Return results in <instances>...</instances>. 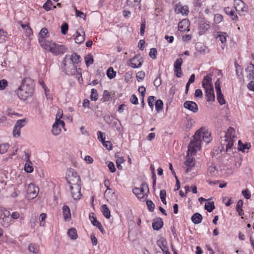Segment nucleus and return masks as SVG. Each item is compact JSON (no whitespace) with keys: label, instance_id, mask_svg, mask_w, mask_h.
Listing matches in <instances>:
<instances>
[{"label":"nucleus","instance_id":"1a4fd4ad","mask_svg":"<svg viewBox=\"0 0 254 254\" xmlns=\"http://www.w3.org/2000/svg\"><path fill=\"white\" fill-rule=\"evenodd\" d=\"M143 63L142 58L140 55H137L129 60V65L134 68L139 67Z\"/></svg>","mask_w":254,"mask_h":254},{"label":"nucleus","instance_id":"ddd939ff","mask_svg":"<svg viewBox=\"0 0 254 254\" xmlns=\"http://www.w3.org/2000/svg\"><path fill=\"white\" fill-rule=\"evenodd\" d=\"M175 11L177 14H182L183 15H187L189 14V10L187 5H182L180 3L176 5Z\"/></svg>","mask_w":254,"mask_h":254},{"label":"nucleus","instance_id":"3c124183","mask_svg":"<svg viewBox=\"0 0 254 254\" xmlns=\"http://www.w3.org/2000/svg\"><path fill=\"white\" fill-rule=\"evenodd\" d=\"M9 148V145L7 143L1 144L0 145V153L4 154L6 152Z\"/></svg>","mask_w":254,"mask_h":254},{"label":"nucleus","instance_id":"f704fd0d","mask_svg":"<svg viewBox=\"0 0 254 254\" xmlns=\"http://www.w3.org/2000/svg\"><path fill=\"white\" fill-rule=\"evenodd\" d=\"M204 208L208 212H211L215 209V205L213 201H209L205 203Z\"/></svg>","mask_w":254,"mask_h":254},{"label":"nucleus","instance_id":"72a5a7b5","mask_svg":"<svg viewBox=\"0 0 254 254\" xmlns=\"http://www.w3.org/2000/svg\"><path fill=\"white\" fill-rule=\"evenodd\" d=\"M68 236L72 240H75L77 237V231L75 228H71L67 232Z\"/></svg>","mask_w":254,"mask_h":254},{"label":"nucleus","instance_id":"5fc2aeb1","mask_svg":"<svg viewBox=\"0 0 254 254\" xmlns=\"http://www.w3.org/2000/svg\"><path fill=\"white\" fill-rule=\"evenodd\" d=\"M157 54V50L155 48H151L150 49L149 55L150 57L153 59H156V55Z\"/></svg>","mask_w":254,"mask_h":254},{"label":"nucleus","instance_id":"a18cd8bd","mask_svg":"<svg viewBox=\"0 0 254 254\" xmlns=\"http://www.w3.org/2000/svg\"><path fill=\"white\" fill-rule=\"evenodd\" d=\"M31 162H27L25 164L24 170L27 173H31L33 171V168L31 165Z\"/></svg>","mask_w":254,"mask_h":254},{"label":"nucleus","instance_id":"8fccbe9b","mask_svg":"<svg viewBox=\"0 0 254 254\" xmlns=\"http://www.w3.org/2000/svg\"><path fill=\"white\" fill-rule=\"evenodd\" d=\"M48 34V31L47 29L46 28H43L39 33V36L40 37V38L45 39V37H47Z\"/></svg>","mask_w":254,"mask_h":254},{"label":"nucleus","instance_id":"aec40b11","mask_svg":"<svg viewBox=\"0 0 254 254\" xmlns=\"http://www.w3.org/2000/svg\"><path fill=\"white\" fill-rule=\"evenodd\" d=\"M212 73H209L208 75L204 77L203 81L202 82V85L204 88H207L209 87H212L213 85L211 82L212 76Z\"/></svg>","mask_w":254,"mask_h":254},{"label":"nucleus","instance_id":"864d4df0","mask_svg":"<svg viewBox=\"0 0 254 254\" xmlns=\"http://www.w3.org/2000/svg\"><path fill=\"white\" fill-rule=\"evenodd\" d=\"M25 122H26L25 119L18 120L16 122L15 126L18 127H19L21 129L22 127H23L25 126Z\"/></svg>","mask_w":254,"mask_h":254},{"label":"nucleus","instance_id":"393cba45","mask_svg":"<svg viewBox=\"0 0 254 254\" xmlns=\"http://www.w3.org/2000/svg\"><path fill=\"white\" fill-rule=\"evenodd\" d=\"M63 213L64 219L66 221L71 218V213L69 207L64 205L63 207Z\"/></svg>","mask_w":254,"mask_h":254},{"label":"nucleus","instance_id":"7c9ffc66","mask_svg":"<svg viewBox=\"0 0 254 254\" xmlns=\"http://www.w3.org/2000/svg\"><path fill=\"white\" fill-rule=\"evenodd\" d=\"M228 35L225 32H218L217 35L216 36V39H219L222 44H224L226 42V39Z\"/></svg>","mask_w":254,"mask_h":254},{"label":"nucleus","instance_id":"f03ea898","mask_svg":"<svg viewBox=\"0 0 254 254\" xmlns=\"http://www.w3.org/2000/svg\"><path fill=\"white\" fill-rule=\"evenodd\" d=\"M80 61V56L76 53L71 55H66L61 64L63 71L67 75L75 74L77 72L76 64Z\"/></svg>","mask_w":254,"mask_h":254},{"label":"nucleus","instance_id":"79ce46f5","mask_svg":"<svg viewBox=\"0 0 254 254\" xmlns=\"http://www.w3.org/2000/svg\"><path fill=\"white\" fill-rule=\"evenodd\" d=\"M163 103L162 100H158L155 102V109L158 112L163 109Z\"/></svg>","mask_w":254,"mask_h":254},{"label":"nucleus","instance_id":"de8ad7c7","mask_svg":"<svg viewBox=\"0 0 254 254\" xmlns=\"http://www.w3.org/2000/svg\"><path fill=\"white\" fill-rule=\"evenodd\" d=\"M98 95L97 93V90L95 89L91 90L90 98L93 101H96L98 99Z\"/></svg>","mask_w":254,"mask_h":254},{"label":"nucleus","instance_id":"c9c22d12","mask_svg":"<svg viewBox=\"0 0 254 254\" xmlns=\"http://www.w3.org/2000/svg\"><path fill=\"white\" fill-rule=\"evenodd\" d=\"M86 65L89 66L90 65L93 64L94 60L93 56L91 54H88L84 58Z\"/></svg>","mask_w":254,"mask_h":254},{"label":"nucleus","instance_id":"f257e3e1","mask_svg":"<svg viewBox=\"0 0 254 254\" xmlns=\"http://www.w3.org/2000/svg\"><path fill=\"white\" fill-rule=\"evenodd\" d=\"M210 133L208 131L199 129L196 131L191 139L188 146V153L195 154L196 152L201 148V143L203 141L206 143L210 142L211 139Z\"/></svg>","mask_w":254,"mask_h":254},{"label":"nucleus","instance_id":"052dcab7","mask_svg":"<svg viewBox=\"0 0 254 254\" xmlns=\"http://www.w3.org/2000/svg\"><path fill=\"white\" fill-rule=\"evenodd\" d=\"M8 85V82L5 79L0 80V90H3Z\"/></svg>","mask_w":254,"mask_h":254},{"label":"nucleus","instance_id":"dca6fc26","mask_svg":"<svg viewBox=\"0 0 254 254\" xmlns=\"http://www.w3.org/2000/svg\"><path fill=\"white\" fill-rule=\"evenodd\" d=\"M190 25V23L189 20L188 19H183L181 21H180L178 24V29L179 31H189V26Z\"/></svg>","mask_w":254,"mask_h":254},{"label":"nucleus","instance_id":"20e7f679","mask_svg":"<svg viewBox=\"0 0 254 254\" xmlns=\"http://www.w3.org/2000/svg\"><path fill=\"white\" fill-rule=\"evenodd\" d=\"M236 138L235 130L231 127H229L227 131L225 133L224 137H221L220 143L224 148L225 147L226 151L227 152L232 151L235 138Z\"/></svg>","mask_w":254,"mask_h":254},{"label":"nucleus","instance_id":"423d86ee","mask_svg":"<svg viewBox=\"0 0 254 254\" xmlns=\"http://www.w3.org/2000/svg\"><path fill=\"white\" fill-rule=\"evenodd\" d=\"M147 190V192H149V188L147 184L143 182L140 188H135L132 190V192L136 196V197L141 199L144 196V191Z\"/></svg>","mask_w":254,"mask_h":254},{"label":"nucleus","instance_id":"2eb2a0df","mask_svg":"<svg viewBox=\"0 0 254 254\" xmlns=\"http://www.w3.org/2000/svg\"><path fill=\"white\" fill-rule=\"evenodd\" d=\"M184 107L193 113H196L198 111V106L197 104L193 101H187L184 104Z\"/></svg>","mask_w":254,"mask_h":254},{"label":"nucleus","instance_id":"6e6d98bb","mask_svg":"<svg viewBox=\"0 0 254 254\" xmlns=\"http://www.w3.org/2000/svg\"><path fill=\"white\" fill-rule=\"evenodd\" d=\"M161 74H159L158 76L154 81V85L156 87H158L161 84Z\"/></svg>","mask_w":254,"mask_h":254},{"label":"nucleus","instance_id":"338daca9","mask_svg":"<svg viewBox=\"0 0 254 254\" xmlns=\"http://www.w3.org/2000/svg\"><path fill=\"white\" fill-rule=\"evenodd\" d=\"M108 167L111 173H114L116 170L114 164L112 162L108 163Z\"/></svg>","mask_w":254,"mask_h":254},{"label":"nucleus","instance_id":"37998d69","mask_svg":"<svg viewBox=\"0 0 254 254\" xmlns=\"http://www.w3.org/2000/svg\"><path fill=\"white\" fill-rule=\"evenodd\" d=\"M155 97L153 96H150L148 97L147 101L149 106L150 107L151 111L153 110L154 107V102L155 101Z\"/></svg>","mask_w":254,"mask_h":254},{"label":"nucleus","instance_id":"f3484780","mask_svg":"<svg viewBox=\"0 0 254 254\" xmlns=\"http://www.w3.org/2000/svg\"><path fill=\"white\" fill-rule=\"evenodd\" d=\"M157 245L161 248L164 254H170L167 247V241L163 238H161L157 242Z\"/></svg>","mask_w":254,"mask_h":254},{"label":"nucleus","instance_id":"680f3d73","mask_svg":"<svg viewBox=\"0 0 254 254\" xmlns=\"http://www.w3.org/2000/svg\"><path fill=\"white\" fill-rule=\"evenodd\" d=\"M47 215L45 213H43L40 215V226H44L45 225V220L46 218Z\"/></svg>","mask_w":254,"mask_h":254},{"label":"nucleus","instance_id":"4468645a","mask_svg":"<svg viewBox=\"0 0 254 254\" xmlns=\"http://www.w3.org/2000/svg\"><path fill=\"white\" fill-rule=\"evenodd\" d=\"M70 190L73 199L78 200L81 198V185L74 186L72 189Z\"/></svg>","mask_w":254,"mask_h":254},{"label":"nucleus","instance_id":"0e129e2a","mask_svg":"<svg viewBox=\"0 0 254 254\" xmlns=\"http://www.w3.org/2000/svg\"><path fill=\"white\" fill-rule=\"evenodd\" d=\"M138 81L139 80H143L145 77V73L143 71H138L136 75Z\"/></svg>","mask_w":254,"mask_h":254},{"label":"nucleus","instance_id":"774afa93","mask_svg":"<svg viewBox=\"0 0 254 254\" xmlns=\"http://www.w3.org/2000/svg\"><path fill=\"white\" fill-rule=\"evenodd\" d=\"M130 101L132 104L134 105L138 104V99L137 97L134 94L132 95L131 96Z\"/></svg>","mask_w":254,"mask_h":254},{"label":"nucleus","instance_id":"603ef678","mask_svg":"<svg viewBox=\"0 0 254 254\" xmlns=\"http://www.w3.org/2000/svg\"><path fill=\"white\" fill-rule=\"evenodd\" d=\"M235 66L236 67V74L238 76H240L243 73V68L237 63H235Z\"/></svg>","mask_w":254,"mask_h":254},{"label":"nucleus","instance_id":"e2e57ef3","mask_svg":"<svg viewBox=\"0 0 254 254\" xmlns=\"http://www.w3.org/2000/svg\"><path fill=\"white\" fill-rule=\"evenodd\" d=\"M98 139L103 143L105 141V136L104 133L101 131H98L97 132Z\"/></svg>","mask_w":254,"mask_h":254},{"label":"nucleus","instance_id":"b1692460","mask_svg":"<svg viewBox=\"0 0 254 254\" xmlns=\"http://www.w3.org/2000/svg\"><path fill=\"white\" fill-rule=\"evenodd\" d=\"M163 226V222L161 218H157L152 223V228L154 230L158 231L162 228Z\"/></svg>","mask_w":254,"mask_h":254},{"label":"nucleus","instance_id":"0eeeda50","mask_svg":"<svg viewBox=\"0 0 254 254\" xmlns=\"http://www.w3.org/2000/svg\"><path fill=\"white\" fill-rule=\"evenodd\" d=\"M0 217L2 219L1 225L4 227H8L11 223V217L9 211L3 209L1 210Z\"/></svg>","mask_w":254,"mask_h":254},{"label":"nucleus","instance_id":"473e14b6","mask_svg":"<svg viewBox=\"0 0 254 254\" xmlns=\"http://www.w3.org/2000/svg\"><path fill=\"white\" fill-rule=\"evenodd\" d=\"M243 205V202L242 200H239L237 204L236 209L238 212L240 216H243L244 214V212L242 209Z\"/></svg>","mask_w":254,"mask_h":254},{"label":"nucleus","instance_id":"9b49d317","mask_svg":"<svg viewBox=\"0 0 254 254\" xmlns=\"http://www.w3.org/2000/svg\"><path fill=\"white\" fill-rule=\"evenodd\" d=\"M39 191V188L36 187L33 184H30L27 188V192L30 198H35Z\"/></svg>","mask_w":254,"mask_h":254},{"label":"nucleus","instance_id":"09e8293b","mask_svg":"<svg viewBox=\"0 0 254 254\" xmlns=\"http://www.w3.org/2000/svg\"><path fill=\"white\" fill-rule=\"evenodd\" d=\"M20 130L21 129L19 127H17L14 126L13 129V135L14 137H18L20 135Z\"/></svg>","mask_w":254,"mask_h":254},{"label":"nucleus","instance_id":"49530a36","mask_svg":"<svg viewBox=\"0 0 254 254\" xmlns=\"http://www.w3.org/2000/svg\"><path fill=\"white\" fill-rule=\"evenodd\" d=\"M111 98L110 93L107 90H105L103 92V97L102 99L103 102H107Z\"/></svg>","mask_w":254,"mask_h":254},{"label":"nucleus","instance_id":"39448f33","mask_svg":"<svg viewBox=\"0 0 254 254\" xmlns=\"http://www.w3.org/2000/svg\"><path fill=\"white\" fill-rule=\"evenodd\" d=\"M67 181L70 190H72L74 186L81 185L80 178L73 169L69 171Z\"/></svg>","mask_w":254,"mask_h":254},{"label":"nucleus","instance_id":"58836bf2","mask_svg":"<svg viewBox=\"0 0 254 254\" xmlns=\"http://www.w3.org/2000/svg\"><path fill=\"white\" fill-rule=\"evenodd\" d=\"M107 76L110 79H112L116 76V72L114 70L113 67H111L109 68L107 70Z\"/></svg>","mask_w":254,"mask_h":254},{"label":"nucleus","instance_id":"ea45409f","mask_svg":"<svg viewBox=\"0 0 254 254\" xmlns=\"http://www.w3.org/2000/svg\"><path fill=\"white\" fill-rule=\"evenodd\" d=\"M238 149L243 151H244L245 149H248L250 148L251 145L250 144H243L241 141L240 140L238 141Z\"/></svg>","mask_w":254,"mask_h":254},{"label":"nucleus","instance_id":"f8f14e48","mask_svg":"<svg viewBox=\"0 0 254 254\" xmlns=\"http://www.w3.org/2000/svg\"><path fill=\"white\" fill-rule=\"evenodd\" d=\"M89 218L91 222L92 225L94 226L97 227L99 230L100 231V232L104 234V228L102 227L101 223L97 220L96 217L95 216V214L94 213H90L89 214Z\"/></svg>","mask_w":254,"mask_h":254},{"label":"nucleus","instance_id":"a19ab883","mask_svg":"<svg viewBox=\"0 0 254 254\" xmlns=\"http://www.w3.org/2000/svg\"><path fill=\"white\" fill-rule=\"evenodd\" d=\"M28 249L30 252H32L35 254L38 253V248L34 244H30L28 246Z\"/></svg>","mask_w":254,"mask_h":254},{"label":"nucleus","instance_id":"6ab92c4d","mask_svg":"<svg viewBox=\"0 0 254 254\" xmlns=\"http://www.w3.org/2000/svg\"><path fill=\"white\" fill-rule=\"evenodd\" d=\"M234 5L236 10L238 12H244L246 11L245 3L242 0H235Z\"/></svg>","mask_w":254,"mask_h":254},{"label":"nucleus","instance_id":"c85d7f7f","mask_svg":"<svg viewBox=\"0 0 254 254\" xmlns=\"http://www.w3.org/2000/svg\"><path fill=\"white\" fill-rule=\"evenodd\" d=\"M101 210L103 215L107 219H109L111 216L110 210L106 204H103L101 206Z\"/></svg>","mask_w":254,"mask_h":254},{"label":"nucleus","instance_id":"4be33fe9","mask_svg":"<svg viewBox=\"0 0 254 254\" xmlns=\"http://www.w3.org/2000/svg\"><path fill=\"white\" fill-rule=\"evenodd\" d=\"M186 167V172L189 173L191 170V168L194 167L195 160L193 158H188L185 162Z\"/></svg>","mask_w":254,"mask_h":254},{"label":"nucleus","instance_id":"c756f323","mask_svg":"<svg viewBox=\"0 0 254 254\" xmlns=\"http://www.w3.org/2000/svg\"><path fill=\"white\" fill-rule=\"evenodd\" d=\"M57 123H58L57 122H55V123L53 125L52 133L54 135H58L61 132V127L58 124H57Z\"/></svg>","mask_w":254,"mask_h":254},{"label":"nucleus","instance_id":"13d9d810","mask_svg":"<svg viewBox=\"0 0 254 254\" xmlns=\"http://www.w3.org/2000/svg\"><path fill=\"white\" fill-rule=\"evenodd\" d=\"M68 29V26L66 23H64L61 26V32L63 34L65 35L66 34Z\"/></svg>","mask_w":254,"mask_h":254},{"label":"nucleus","instance_id":"69168bd1","mask_svg":"<svg viewBox=\"0 0 254 254\" xmlns=\"http://www.w3.org/2000/svg\"><path fill=\"white\" fill-rule=\"evenodd\" d=\"M104 146H105L108 150H111L112 148V144L109 141H105L102 143Z\"/></svg>","mask_w":254,"mask_h":254},{"label":"nucleus","instance_id":"c03bdc74","mask_svg":"<svg viewBox=\"0 0 254 254\" xmlns=\"http://www.w3.org/2000/svg\"><path fill=\"white\" fill-rule=\"evenodd\" d=\"M146 205L149 211L153 212L154 211L155 205L151 200H147L146 201Z\"/></svg>","mask_w":254,"mask_h":254},{"label":"nucleus","instance_id":"4d7b16f0","mask_svg":"<svg viewBox=\"0 0 254 254\" xmlns=\"http://www.w3.org/2000/svg\"><path fill=\"white\" fill-rule=\"evenodd\" d=\"M217 99L218 100L219 103L221 105H223L225 104V100L224 99L222 93H221L219 95V94H217Z\"/></svg>","mask_w":254,"mask_h":254},{"label":"nucleus","instance_id":"412c9836","mask_svg":"<svg viewBox=\"0 0 254 254\" xmlns=\"http://www.w3.org/2000/svg\"><path fill=\"white\" fill-rule=\"evenodd\" d=\"M39 42L41 46L42 47H43L44 49L51 51L52 48V44H53L54 42L52 41H47L45 39L43 38H39Z\"/></svg>","mask_w":254,"mask_h":254},{"label":"nucleus","instance_id":"a878e982","mask_svg":"<svg viewBox=\"0 0 254 254\" xmlns=\"http://www.w3.org/2000/svg\"><path fill=\"white\" fill-rule=\"evenodd\" d=\"M191 220L194 224H198L201 222L202 216L200 213L196 212L192 215Z\"/></svg>","mask_w":254,"mask_h":254},{"label":"nucleus","instance_id":"a211bd4d","mask_svg":"<svg viewBox=\"0 0 254 254\" xmlns=\"http://www.w3.org/2000/svg\"><path fill=\"white\" fill-rule=\"evenodd\" d=\"M205 93L206 100L207 102L214 101L215 100V95L214 93L213 87L204 88Z\"/></svg>","mask_w":254,"mask_h":254},{"label":"nucleus","instance_id":"9d476101","mask_svg":"<svg viewBox=\"0 0 254 254\" xmlns=\"http://www.w3.org/2000/svg\"><path fill=\"white\" fill-rule=\"evenodd\" d=\"M183 64V59L179 58L176 60L174 64V73L178 77H181L183 75L181 66Z\"/></svg>","mask_w":254,"mask_h":254},{"label":"nucleus","instance_id":"4c0bfd02","mask_svg":"<svg viewBox=\"0 0 254 254\" xmlns=\"http://www.w3.org/2000/svg\"><path fill=\"white\" fill-rule=\"evenodd\" d=\"M209 28V25L208 23L205 22H202L200 24L199 26V32L204 33Z\"/></svg>","mask_w":254,"mask_h":254},{"label":"nucleus","instance_id":"7ed1b4c3","mask_svg":"<svg viewBox=\"0 0 254 254\" xmlns=\"http://www.w3.org/2000/svg\"><path fill=\"white\" fill-rule=\"evenodd\" d=\"M34 91L33 82L29 78L23 80L20 87L17 89L16 93L18 97L23 100L32 95Z\"/></svg>","mask_w":254,"mask_h":254},{"label":"nucleus","instance_id":"bf43d9fd","mask_svg":"<svg viewBox=\"0 0 254 254\" xmlns=\"http://www.w3.org/2000/svg\"><path fill=\"white\" fill-rule=\"evenodd\" d=\"M145 27L146 22L145 19H143V21H142V23L141 24L140 28V33L141 36H143L144 34Z\"/></svg>","mask_w":254,"mask_h":254},{"label":"nucleus","instance_id":"e433bc0d","mask_svg":"<svg viewBox=\"0 0 254 254\" xmlns=\"http://www.w3.org/2000/svg\"><path fill=\"white\" fill-rule=\"evenodd\" d=\"M53 4L51 0H47L43 4V8L47 11L52 9V6Z\"/></svg>","mask_w":254,"mask_h":254},{"label":"nucleus","instance_id":"6e6552de","mask_svg":"<svg viewBox=\"0 0 254 254\" xmlns=\"http://www.w3.org/2000/svg\"><path fill=\"white\" fill-rule=\"evenodd\" d=\"M52 45L50 52L55 55L63 54L67 51V49L64 45L57 44L54 42Z\"/></svg>","mask_w":254,"mask_h":254},{"label":"nucleus","instance_id":"bb28decb","mask_svg":"<svg viewBox=\"0 0 254 254\" xmlns=\"http://www.w3.org/2000/svg\"><path fill=\"white\" fill-rule=\"evenodd\" d=\"M224 12L226 14L229 15L232 20H236L238 19L237 14L232 8L229 7H225L224 8Z\"/></svg>","mask_w":254,"mask_h":254},{"label":"nucleus","instance_id":"cd10ccee","mask_svg":"<svg viewBox=\"0 0 254 254\" xmlns=\"http://www.w3.org/2000/svg\"><path fill=\"white\" fill-rule=\"evenodd\" d=\"M246 70L249 72L248 77L249 79H254V65L251 64L246 69Z\"/></svg>","mask_w":254,"mask_h":254},{"label":"nucleus","instance_id":"5701e85b","mask_svg":"<svg viewBox=\"0 0 254 254\" xmlns=\"http://www.w3.org/2000/svg\"><path fill=\"white\" fill-rule=\"evenodd\" d=\"M81 32L83 34H81V33L79 31H76L74 35L75 36L74 38L75 42L76 43L78 44L82 43L85 40V32L82 30L81 31Z\"/></svg>","mask_w":254,"mask_h":254},{"label":"nucleus","instance_id":"2f4dec72","mask_svg":"<svg viewBox=\"0 0 254 254\" xmlns=\"http://www.w3.org/2000/svg\"><path fill=\"white\" fill-rule=\"evenodd\" d=\"M141 0H127V4L130 7H135L136 6H139Z\"/></svg>","mask_w":254,"mask_h":254}]
</instances>
